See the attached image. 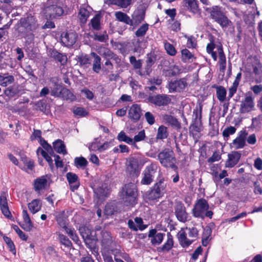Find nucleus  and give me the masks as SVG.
<instances>
[{"label":"nucleus","mask_w":262,"mask_h":262,"mask_svg":"<svg viewBox=\"0 0 262 262\" xmlns=\"http://www.w3.org/2000/svg\"><path fill=\"white\" fill-rule=\"evenodd\" d=\"M248 135V132L245 129L241 130L238 136L233 140L232 143V146L236 149L243 148L246 145V139Z\"/></svg>","instance_id":"ddd939ff"},{"label":"nucleus","mask_w":262,"mask_h":262,"mask_svg":"<svg viewBox=\"0 0 262 262\" xmlns=\"http://www.w3.org/2000/svg\"><path fill=\"white\" fill-rule=\"evenodd\" d=\"M38 27L36 18L33 16H29L20 20L19 31L29 32L36 30Z\"/></svg>","instance_id":"0eeeda50"},{"label":"nucleus","mask_w":262,"mask_h":262,"mask_svg":"<svg viewBox=\"0 0 262 262\" xmlns=\"http://www.w3.org/2000/svg\"><path fill=\"white\" fill-rule=\"evenodd\" d=\"M76 39L77 35L74 32H63L60 37L61 42L67 47L72 46Z\"/></svg>","instance_id":"4468645a"},{"label":"nucleus","mask_w":262,"mask_h":262,"mask_svg":"<svg viewBox=\"0 0 262 262\" xmlns=\"http://www.w3.org/2000/svg\"><path fill=\"white\" fill-rule=\"evenodd\" d=\"M63 13V10L60 6L53 5L47 7L45 9L46 16L47 18L52 19L60 16Z\"/></svg>","instance_id":"f8f14e48"},{"label":"nucleus","mask_w":262,"mask_h":262,"mask_svg":"<svg viewBox=\"0 0 262 262\" xmlns=\"http://www.w3.org/2000/svg\"><path fill=\"white\" fill-rule=\"evenodd\" d=\"M40 143L42 148L46 150L50 155H52L53 153L52 148L45 140L43 138H40Z\"/></svg>","instance_id":"052dcab7"},{"label":"nucleus","mask_w":262,"mask_h":262,"mask_svg":"<svg viewBox=\"0 0 262 262\" xmlns=\"http://www.w3.org/2000/svg\"><path fill=\"white\" fill-rule=\"evenodd\" d=\"M187 86V80L185 78H181L179 80L171 81L168 86L169 92L180 93L183 91Z\"/></svg>","instance_id":"9d476101"},{"label":"nucleus","mask_w":262,"mask_h":262,"mask_svg":"<svg viewBox=\"0 0 262 262\" xmlns=\"http://www.w3.org/2000/svg\"><path fill=\"white\" fill-rule=\"evenodd\" d=\"M117 206L116 203L111 202L107 203L105 207L104 214L106 216L112 215L117 212Z\"/></svg>","instance_id":"473e14b6"},{"label":"nucleus","mask_w":262,"mask_h":262,"mask_svg":"<svg viewBox=\"0 0 262 262\" xmlns=\"http://www.w3.org/2000/svg\"><path fill=\"white\" fill-rule=\"evenodd\" d=\"M91 55L94 58L93 61V70L96 73H98L101 69V58L95 52H92Z\"/></svg>","instance_id":"c756f323"},{"label":"nucleus","mask_w":262,"mask_h":262,"mask_svg":"<svg viewBox=\"0 0 262 262\" xmlns=\"http://www.w3.org/2000/svg\"><path fill=\"white\" fill-rule=\"evenodd\" d=\"M129 62L135 69H140L142 66V60H137L134 56L129 57Z\"/></svg>","instance_id":"de8ad7c7"},{"label":"nucleus","mask_w":262,"mask_h":262,"mask_svg":"<svg viewBox=\"0 0 262 262\" xmlns=\"http://www.w3.org/2000/svg\"><path fill=\"white\" fill-rule=\"evenodd\" d=\"M41 206V205L39 200L37 199L33 200L31 203L28 204V208L33 214L39 211Z\"/></svg>","instance_id":"2f4dec72"},{"label":"nucleus","mask_w":262,"mask_h":262,"mask_svg":"<svg viewBox=\"0 0 262 262\" xmlns=\"http://www.w3.org/2000/svg\"><path fill=\"white\" fill-rule=\"evenodd\" d=\"M241 157V154L238 151H233L228 154V159L225 163V167L232 168L238 162Z\"/></svg>","instance_id":"dca6fc26"},{"label":"nucleus","mask_w":262,"mask_h":262,"mask_svg":"<svg viewBox=\"0 0 262 262\" xmlns=\"http://www.w3.org/2000/svg\"><path fill=\"white\" fill-rule=\"evenodd\" d=\"M53 147L55 150L59 154H62L63 155L67 154L66 147L60 140H57L53 143Z\"/></svg>","instance_id":"72a5a7b5"},{"label":"nucleus","mask_w":262,"mask_h":262,"mask_svg":"<svg viewBox=\"0 0 262 262\" xmlns=\"http://www.w3.org/2000/svg\"><path fill=\"white\" fill-rule=\"evenodd\" d=\"M129 118L134 121H138L141 116V110L139 105L138 104H133L130 108L128 112Z\"/></svg>","instance_id":"a211bd4d"},{"label":"nucleus","mask_w":262,"mask_h":262,"mask_svg":"<svg viewBox=\"0 0 262 262\" xmlns=\"http://www.w3.org/2000/svg\"><path fill=\"white\" fill-rule=\"evenodd\" d=\"M192 213L194 217L202 219L205 217L211 219L213 215V212L209 210L207 201L204 199H200L196 202L192 210Z\"/></svg>","instance_id":"f257e3e1"},{"label":"nucleus","mask_w":262,"mask_h":262,"mask_svg":"<svg viewBox=\"0 0 262 262\" xmlns=\"http://www.w3.org/2000/svg\"><path fill=\"white\" fill-rule=\"evenodd\" d=\"M79 230L81 235L84 239L89 238V236L91 234V231L88 227L85 226L80 227Z\"/></svg>","instance_id":"13d9d810"},{"label":"nucleus","mask_w":262,"mask_h":262,"mask_svg":"<svg viewBox=\"0 0 262 262\" xmlns=\"http://www.w3.org/2000/svg\"><path fill=\"white\" fill-rule=\"evenodd\" d=\"M47 183L48 181L44 176L36 179L34 182L35 190L39 191L45 189L47 186Z\"/></svg>","instance_id":"a878e982"},{"label":"nucleus","mask_w":262,"mask_h":262,"mask_svg":"<svg viewBox=\"0 0 262 262\" xmlns=\"http://www.w3.org/2000/svg\"><path fill=\"white\" fill-rule=\"evenodd\" d=\"M164 234L162 233H158L151 239V243L153 245H159L162 242Z\"/></svg>","instance_id":"e2e57ef3"},{"label":"nucleus","mask_w":262,"mask_h":262,"mask_svg":"<svg viewBox=\"0 0 262 262\" xmlns=\"http://www.w3.org/2000/svg\"><path fill=\"white\" fill-rule=\"evenodd\" d=\"M146 62V67L145 72H146V74L149 75L151 71L150 68L155 62V60H154V57H152L151 56H148L147 57Z\"/></svg>","instance_id":"69168bd1"},{"label":"nucleus","mask_w":262,"mask_h":262,"mask_svg":"<svg viewBox=\"0 0 262 262\" xmlns=\"http://www.w3.org/2000/svg\"><path fill=\"white\" fill-rule=\"evenodd\" d=\"M89 12L85 8H80L79 12V18L81 23L85 24L89 16Z\"/></svg>","instance_id":"ea45409f"},{"label":"nucleus","mask_w":262,"mask_h":262,"mask_svg":"<svg viewBox=\"0 0 262 262\" xmlns=\"http://www.w3.org/2000/svg\"><path fill=\"white\" fill-rule=\"evenodd\" d=\"M152 187L157 191H158V192L162 195L163 192L166 187V184L164 183V179L163 178L161 179Z\"/></svg>","instance_id":"79ce46f5"},{"label":"nucleus","mask_w":262,"mask_h":262,"mask_svg":"<svg viewBox=\"0 0 262 262\" xmlns=\"http://www.w3.org/2000/svg\"><path fill=\"white\" fill-rule=\"evenodd\" d=\"M246 70L250 72L252 69L255 75V80L256 83L262 82V65L260 61L256 58L250 59L246 66Z\"/></svg>","instance_id":"20e7f679"},{"label":"nucleus","mask_w":262,"mask_h":262,"mask_svg":"<svg viewBox=\"0 0 262 262\" xmlns=\"http://www.w3.org/2000/svg\"><path fill=\"white\" fill-rule=\"evenodd\" d=\"M127 164V170L130 174L137 175L138 172L139 164L137 159L134 158H130Z\"/></svg>","instance_id":"6ab92c4d"},{"label":"nucleus","mask_w":262,"mask_h":262,"mask_svg":"<svg viewBox=\"0 0 262 262\" xmlns=\"http://www.w3.org/2000/svg\"><path fill=\"white\" fill-rule=\"evenodd\" d=\"M108 3L117 5L121 8H126L130 5L132 0H108Z\"/></svg>","instance_id":"f704fd0d"},{"label":"nucleus","mask_w":262,"mask_h":262,"mask_svg":"<svg viewBox=\"0 0 262 262\" xmlns=\"http://www.w3.org/2000/svg\"><path fill=\"white\" fill-rule=\"evenodd\" d=\"M164 48L168 54L170 56H174L177 53V51L174 46L168 42H165Z\"/></svg>","instance_id":"603ef678"},{"label":"nucleus","mask_w":262,"mask_h":262,"mask_svg":"<svg viewBox=\"0 0 262 262\" xmlns=\"http://www.w3.org/2000/svg\"><path fill=\"white\" fill-rule=\"evenodd\" d=\"M255 102L252 92H248L245 94L244 98L240 103L239 112L241 114H246L254 110Z\"/></svg>","instance_id":"39448f33"},{"label":"nucleus","mask_w":262,"mask_h":262,"mask_svg":"<svg viewBox=\"0 0 262 262\" xmlns=\"http://www.w3.org/2000/svg\"><path fill=\"white\" fill-rule=\"evenodd\" d=\"M183 229L186 230V232L187 233V235H188V237L191 238V239H194L197 237L198 235L199 230L195 227L192 228H185Z\"/></svg>","instance_id":"09e8293b"},{"label":"nucleus","mask_w":262,"mask_h":262,"mask_svg":"<svg viewBox=\"0 0 262 262\" xmlns=\"http://www.w3.org/2000/svg\"><path fill=\"white\" fill-rule=\"evenodd\" d=\"M157 169V166L155 164L151 163L147 166L142 173L143 178L141 181V184L150 185L153 181Z\"/></svg>","instance_id":"6e6552de"},{"label":"nucleus","mask_w":262,"mask_h":262,"mask_svg":"<svg viewBox=\"0 0 262 262\" xmlns=\"http://www.w3.org/2000/svg\"><path fill=\"white\" fill-rule=\"evenodd\" d=\"M98 52L101 56L106 59L116 58V55L108 48L104 47L100 48L98 49Z\"/></svg>","instance_id":"cd10ccee"},{"label":"nucleus","mask_w":262,"mask_h":262,"mask_svg":"<svg viewBox=\"0 0 262 262\" xmlns=\"http://www.w3.org/2000/svg\"><path fill=\"white\" fill-rule=\"evenodd\" d=\"M219 56V63L220 70L224 71L226 67V59L225 55L224 54L223 50L221 46L217 47Z\"/></svg>","instance_id":"c85d7f7f"},{"label":"nucleus","mask_w":262,"mask_h":262,"mask_svg":"<svg viewBox=\"0 0 262 262\" xmlns=\"http://www.w3.org/2000/svg\"><path fill=\"white\" fill-rule=\"evenodd\" d=\"M74 162L76 167L82 168H84L88 164V161L83 157H77L75 159Z\"/></svg>","instance_id":"6e6d98bb"},{"label":"nucleus","mask_w":262,"mask_h":262,"mask_svg":"<svg viewBox=\"0 0 262 262\" xmlns=\"http://www.w3.org/2000/svg\"><path fill=\"white\" fill-rule=\"evenodd\" d=\"M162 118L166 123H168L177 129L181 128V124L173 116L165 114L162 116Z\"/></svg>","instance_id":"393cba45"},{"label":"nucleus","mask_w":262,"mask_h":262,"mask_svg":"<svg viewBox=\"0 0 262 262\" xmlns=\"http://www.w3.org/2000/svg\"><path fill=\"white\" fill-rule=\"evenodd\" d=\"M4 93L7 96L9 97H13L18 93V90L16 86L13 85L6 88Z\"/></svg>","instance_id":"c03bdc74"},{"label":"nucleus","mask_w":262,"mask_h":262,"mask_svg":"<svg viewBox=\"0 0 262 262\" xmlns=\"http://www.w3.org/2000/svg\"><path fill=\"white\" fill-rule=\"evenodd\" d=\"M158 159L161 165L165 167L174 168L176 167V161L174 153L172 150L166 148L158 154Z\"/></svg>","instance_id":"7ed1b4c3"},{"label":"nucleus","mask_w":262,"mask_h":262,"mask_svg":"<svg viewBox=\"0 0 262 262\" xmlns=\"http://www.w3.org/2000/svg\"><path fill=\"white\" fill-rule=\"evenodd\" d=\"M177 236L180 244L183 247H187L189 246L194 241V239H191V238L187 237V233L186 232V230L183 229H181V230L178 233Z\"/></svg>","instance_id":"2eb2a0df"},{"label":"nucleus","mask_w":262,"mask_h":262,"mask_svg":"<svg viewBox=\"0 0 262 262\" xmlns=\"http://www.w3.org/2000/svg\"><path fill=\"white\" fill-rule=\"evenodd\" d=\"M79 62L81 66H88L91 63V59L88 55H81L79 57Z\"/></svg>","instance_id":"774afa93"},{"label":"nucleus","mask_w":262,"mask_h":262,"mask_svg":"<svg viewBox=\"0 0 262 262\" xmlns=\"http://www.w3.org/2000/svg\"><path fill=\"white\" fill-rule=\"evenodd\" d=\"M162 195L158 191H157L152 187L151 190L148 193V198L149 200H154L160 198Z\"/></svg>","instance_id":"680f3d73"},{"label":"nucleus","mask_w":262,"mask_h":262,"mask_svg":"<svg viewBox=\"0 0 262 262\" xmlns=\"http://www.w3.org/2000/svg\"><path fill=\"white\" fill-rule=\"evenodd\" d=\"M202 111V106L200 105L199 107H196L193 112V120L195 123H199L201 122V114Z\"/></svg>","instance_id":"4c0bfd02"},{"label":"nucleus","mask_w":262,"mask_h":262,"mask_svg":"<svg viewBox=\"0 0 262 262\" xmlns=\"http://www.w3.org/2000/svg\"><path fill=\"white\" fill-rule=\"evenodd\" d=\"M0 207L3 214L5 216L9 217L11 215V213L9 210L6 194L5 192H2L1 193Z\"/></svg>","instance_id":"f3484780"},{"label":"nucleus","mask_w":262,"mask_h":262,"mask_svg":"<svg viewBox=\"0 0 262 262\" xmlns=\"http://www.w3.org/2000/svg\"><path fill=\"white\" fill-rule=\"evenodd\" d=\"M67 178L70 184H74L73 186H71L72 191L77 189L78 187V176L74 173L68 172L67 173Z\"/></svg>","instance_id":"7c9ffc66"},{"label":"nucleus","mask_w":262,"mask_h":262,"mask_svg":"<svg viewBox=\"0 0 262 262\" xmlns=\"http://www.w3.org/2000/svg\"><path fill=\"white\" fill-rule=\"evenodd\" d=\"M4 241L7 245L8 248H9L10 251L14 254H16V249L15 248V246L13 244L12 241L10 239V238L5 236L3 237Z\"/></svg>","instance_id":"5fc2aeb1"},{"label":"nucleus","mask_w":262,"mask_h":262,"mask_svg":"<svg viewBox=\"0 0 262 262\" xmlns=\"http://www.w3.org/2000/svg\"><path fill=\"white\" fill-rule=\"evenodd\" d=\"M57 79L55 78H52L50 79V81L54 84V88L51 89V95L52 96L58 97L60 95H61L60 90V85L57 84Z\"/></svg>","instance_id":"c9c22d12"},{"label":"nucleus","mask_w":262,"mask_h":262,"mask_svg":"<svg viewBox=\"0 0 262 262\" xmlns=\"http://www.w3.org/2000/svg\"><path fill=\"white\" fill-rule=\"evenodd\" d=\"M49 52L51 57L59 61L61 64L64 65L67 63L68 59L65 54L59 53L55 50H50Z\"/></svg>","instance_id":"412c9836"},{"label":"nucleus","mask_w":262,"mask_h":262,"mask_svg":"<svg viewBox=\"0 0 262 262\" xmlns=\"http://www.w3.org/2000/svg\"><path fill=\"white\" fill-rule=\"evenodd\" d=\"M173 242L171 236H168L166 242L161 248L162 251H168L173 247Z\"/></svg>","instance_id":"3c124183"},{"label":"nucleus","mask_w":262,"mask_h":262,"mask_svg":"<svg viewBox=\"0 0 262 262\" xmlns=\"http://www.w3.org/2000/svg\"><path fill=\"white\" fill-rule=\"evenodd\" d=\"M184 37L187 39V46L188 48H195L196 47V41L194 37L187 35H185Z\"/></svg>","instance_id":"0e129e2a"},{"label":"nucleus","mask_w":262,"mask_h":262,"mask_svg":"<svg viewBox=\"0 0 262 262\" xmlns=\"http://www.w3.org/2000/svg\"><path fill=\"white\" fill-rule=\"evenodd\" d=\"M145 11L143 9L135 10L132 14V20H133L134 26L140 24L144 19Z\"/></svg>","instance_id":"5701e85b"},{"label":"nucleus","mask_w":262,"mask_h":262,"mask_svg":"<svg viewBox=\"0 0 262 262\" xmlns=\"http://www.w3.org/2000/svg\"><path fill=\"white\" fill-rule=\"evenodd\" d=\"M94 192L96 196L100 201H103L108 196L110 191L105 185H102L101 187H99L95 189Z\"/></svg>","instance_id":"4be33fe9"},{"label":"nucleus","mask_w":262,"mask_h":262,"mask_svg":"<svg viewBox=\"0 0 262 262\" xmlns=\"http://www.w3.org/2000/svg\"><path fill=\"white\" fill-rule=\"evenodd\" d=\"M23 217L25 224L21 226L22 228L26 231H30L33 227V224L26 209H24L23 211Z\"/></svg>","instance_id":"bb28decb"},{"label":"nucleus","mask_w":262,"mask_h":262,"mask_svg":"<svg viewBox=\"0 0 262 262\" xmlns=\"http://www.w3.org/2000/svg\"><path fill=\"white\" fill-rule=\"evenodd\" d=\"M174 214L178 220L185 223L188 220L189 214L186 212V207L181 202H177L174 206Z\"/></svg>","instance_id":"1a4fd4ad"},{"label":"nucleus","mask_w":262,"mask_h":262,"mask_svg":"<svg viewBox=\"0 0 262 262\" xmlns=\"http://www.w3.org/2000/svg\"><path fill=\"white\" fill-rule=\"evenodd\" d=\"M148 30V25L144 24L142 25L135 32L137 37H142L145 35Z\"/></svg>","instance_id":"8fccbe9b"},{"label":"nucleus","mask_w":262,"mask_h":262,"mask_svg":"<svg viewBox=\"0 0 262 262\" xmlns=\"http://www.w3.org/2000/svg\"><path fill=\"white\" fill-rule=\"evenodd\" d=\"M185 6L190 11L195 13L198 10V6L195 0H184Z\"/></svg>","instance_id":"e433bc0d"},{"label":"nucleus","mask_w":262,"mask_h":262,"mask_svg":"<svg viewBox=\"0 0 262 262\" xmlns=\"http://www.w3.org/2000/svg\"><path fill=\"white\" fill-rule=\"evenodd\" d=\"M137 186L134 183L126 184L123 188L122 200L124 205L133 206L137 203Z\"/></svg>","instance_id":"f03ea898"},{"label":"nucleus","mask_w":262,"mask_h":262,"mask_svg":"<svg viewBox=\"0 0 262 262\" xmlns=\"http://www.w3.org/2000/svg\"><path fill=\"white\" fill-rule=\"evenodd\" d=\"M115 16L117 20L123 22L130 26H134L133 20L126 13L121 11H117L115 13Z\"/></svg>","instance_id":"b1692460"},{"label":"nucleus","mask_w":262,"mask_h":262,"mask_svg":"<svg viewBox=\"0 0 262 262\" xmlns=\"http://www.w3.org/2000/svg\"><path fill=\"white\" fill-rule=\"evenodd\" d=\"M214 227V225L213 223H210L205 227L204 229L202 237L208 238L210 239V236L212 233V230Z\"/></svg>","instance_id":"37998d69"},{"label":"nucleus","mask_w":262,"mask_h":262,"mask_svg":"<svg viewBox=\"0 0 262 262\" xmlns=\"http://www.w3.org/2000/svg\"><path fill=\"white\" fill-rule=\"evenodd\" d=\"M93 39L100 42H106L108 39V36L106 32L102 34L96 33L94 35Z\"/></svg>","instance_id":"864d4df0"},{"label":"nucleus","mask_w":262,"mask_h":262,"mask_svg":"<svg viewBox=\"0 0 262 262\" xmlns=\"http://www.w3.org/2000/svg\"><path fill=\"white\" fill-rule=\"evenodd\" d=\"M117 139L119 141H123V142H126L127 144L128 143L132 142V139L130 138V137L127 136L126 135L125 133L123 131H121V132H120L119 133V134L118 135V136H117Z\"/></svg>","instance_id":"bf43d9fd"},{"label":"nucleus","mask_w":262,"mask_h":262,"mask_svg":"<svg viewBox=\"0 0 262 262\" xmlns=\"http://www.w3.org/2000/svg\"><path fill=\"white\" fill-rule=\"evenodd\" d=\"M211 17L218 23L223 28L227 27L231 21L224 14L221 7L215 6L212 7L210 10Z\"/></svg>","instance_id":"423d86ee"},{"label":"nucleus","mask_w":262,"mask_h":262,"mask_svg":"<svg viewBox=\"0 0 262 262\" xmlns=\"http://www.w3.org/2000/svg\"><path fill=\"white\" fill-rule=\"evenodd\" d=\"M92 28L96 30L100 29V16L96 15L91 20Z\"/></svg>","instance_id":"49530a36"},{"label":"nucleus","mask_w":262,"mask_h":262,"mask_svg":"<svg viewBox=\"0 0 262 262\" xmlns=\"http://www.w3.org/2000/svg\"><path fill=\"white\" fill-rule=\"evenodd\" d=\"M66 232L70 236L71 239L75 242L77 244L79 245L80 242L77 235L75 231L72 228H66Z\"/></svg>","instance_id":"a18cd8bd"},{"label":"nucleus","mask_w":262,"mask_h":262,"mask_svg":"<svg viewBox=\"0 0 262 262\" xmlns=\"http://www.w3.org/2000/svg\"><path fill=\"white\" fill-rule=\"evenodd\" d=\"M182 57L184 60H188L193 57V55L187 49L182 50Z\"/></svg>","instance_id":"338daca9"},{"label":"nucleus","mask_w":262,"mask_h":262,"mask_svg":"<svg viewBox=\"0 0 262 262\" xmlns=\"http://www.w3.org/2000/svg\"><path fill=\"white\" fill-rule=\"evenodd\" d=\"M148 101L155 105L161 106L168 104L171 101V99L166 95L159 94L149 96L148 98Z\"/></svg>","instance_id":"9b49d317"},{"label":"nucleus","mask_w":262,"mask_h":262,"mask_svg":"<svg viewBox=\"0 0 262 262\" xmlns=\"http://www.w3.org/2000/svg\"><path fill=\"white\" fill-rule=\"evenodd\" d=\"M216 96L217 99L221 102H223L226 96V91L223 86H219L216 88Z\"/></svg>","instance_id":"a19ab883"},{"label":"nucleus","mask_w":262,"mask_h":262,"mask_svg":"<svg viewBox=\"0 0 262 262\" xmlns=\"http://www.w3.org/2000/svg\"><path fill=\"white\" fill-rule=\"evenodd\" d=\"M236 130L235 127L230 126L228 127L225 128L223 132V136L224 138H228L230 135H233Z\"/></svg>","instance_id":"4d7b16f0"},{"label":"nucleus","mask_w":262,"mask_h":262,"mask_svg":"<svg viewBox=\"0 0 262 262\" xmlns=\"http://www.w3.org/2000/svg\"><path fill=\"white\" fill-rule=\"evenodd\" d=\"M14 77L8 73H0V85L6 87L14 82Z\"/></svg>","instance_id":"aec40b11"},{"label":"nucleus","mask_w":262,"mask_h":262,"mask_svg":"<svg viewBox=\"0 0 262 262\" xmlns=\"http://www.w3.org/2000/svg\"><path fill=\"white\" fill-rule=\"evenodd\" d=\"M168 133L166 127L161 125L158 128L157 134V139H164L168 137Z\"/></svg>","instance_id":"58836bf2"}]
</instances>
